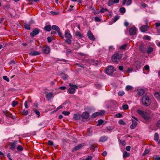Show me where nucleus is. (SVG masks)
<instances>
[{
	"label": "nucleus",
	"mask_w": 160,
	"mask_h": 160,
	"mask_svg": "<svg viewBox=\"0 0 160 160\" xmlns=\"http://www.w3.org/2000/svg\"><path fill=\"white\" fill-rule=\"evenodd\" d=\"M137 112L141 115L146 121L150 122L151 121L152 117L149 113L139 109L137 110Z\"/></svg>",
	"instance_id": "1"
},
{
	"label": "nucleus",
	"mask_w": 160,
	"mask_h": 160,
	"mask_svg": "<svg viewBox=\"0 0 160 160\" xmlns=\"http://www.w3.org/2000/svg\"><path fill=\"white\" fill-rule=\"evenodd\" d=\"M122 57V55L119 53H116L113 54L112 57V61L115 62H119Z\"/></svg>",
	"instance_id": "2"
},
{
	"label": "nucleus",
	"mask_w": 160,
	"mask_h": 160,
	"mask_svg": "<svg viewBox=\"0 0 160 160\" xmlns=\"http://www.w3.org/2000/svg\"><path fill=\"white\" fill-rule=\"evenodd\" d=\"M143 104L145 106H149L151 103L149 97L147 96H143L142 101Z\"/></svg>",
	"instance_id": "3"
},
{
	"label": "nucleus",
	"mask_w": 160,
	"mask_h": 160,
	"mask_svg": "<svg viewBox=\"0 0 160 160\" xmlns=\"http://www.w3.org/2000/svg\"><path fill=\"white\" fill-rule=\"evenodd\" d=\"M69 86L71 87L68 89V93L69 94H73L75 92V89H77L78 87L76 85L72 84L71 83H69Z\"/></svg>",
	"instance_id": "4"
},
{
	"label": "nucleus",
	"mask_w": 160,
	"mask_h": 160,
	"mask_svg": "<svg viewBox=\"0 0 160 160\" xmlns=\"http://www.w3.org/2000/svg\"><path fill=\"white\" fill-rule=\"evenodd\" d=\"M105 112V111L104 110H101L99 112H96L93 113L91 116V118H95L97 116L100 115H102Z\"/></svg>",
	"instance_id": "5"
},
{
	"label": "nucleus",
	"mask_w": 160,
	"mask_h": 160,
	"mask_svg": "<svg viewBox=\"0 0 160 160\" xmlns=\"http://www.w3.org/2000/svg\"><path fill=\"white\" fill-rule=\"evenodd\" d=\"M43 53L46 54H49L50 52V48L48 46H44L42 48Z\"/></svg>",
	"instance_id": "6"
},
{
	"label": "nucleus",
	"mask_w": 160,
	"mask_h": 160,
	"mask_svg": "<svg viewBox=\"0 0 160 160\" xmlns=\"http://www.w3.org/2000/svg\"><path fill=\"white\" fill-rule=\"evenodd\" d=\"M40 30L38 28H35L30 33V35L32 37H34L38 35L40 32Z\"/></svg>",
	"instance_id": "7"
},
{
	"label": "nucleus",
	"mask_w": 160,
	"mask_h": 160,
	"mask_svg": "<svg viewBox=\"0 0 160 160\" xmlns=\"http://www.w3.org/2000/svg\"><path fill=\"white\" fill-rule=\"evenodd\" d=\"M114 71L113 68L112 66H109L106 69V73L109 75H110L112 74Z\"/></svg>",
	"instance_id": "8"
},
{
	"label": "nucleus",
	"mask_w": 160,
	"mask_h": 160,
	"mask_svg": "<svg viewBox=\"0 0 160 160\" xmlns=\"http://www.w3.org/2000/svg\"><path fill=\"white\" fill-rule=\"evenodd\" d=\"M139 49L142 53H145L146 52L147 48L145 45L142 44L139 46Z\"/></svg>",
	"instance_id": "9"
},
{
	"label": "nucleus",
	"mask_w": 160,
	"mask_h": 160,
	"mask_svg": "<svg viewBox=\"0 0 160 160\" xmlns=\"http://www.w3.org/2000/svg\"><path fill=\"white\" fill-rule=\"evenodd\" d=\"M87 35L88 38L90 40L92 41L95 40V38L94 37L91 31H89L87 33Z\"/></svg>",
	"instance_id": "10"
},
{
	"label": "nucleus",
	"mask_w": 160,
	"mask_h": 160,
	"mask_svg": "<svg viewBox=\"0 0 160 160\" xmlns=\"http://www.w3.org/2000/svg\"><path fill=\"white\" fill-rule=\"evenodd\" d=\"M137 29L135 27H132L130 28L129 32L131 35H133L136 34Z\"/></svg>",
	"instance_id": "11"
},
{
	"label": "nucleus",
	"mask_w": 160,
	"mask_h": 160,
	"mask_svg": "<svg viewBox=\"0 0 160 160\" xmlns=\"http://www.w3.org/2000/svg\"><path fill=\"white\" fill-rule=\"evenodd\" d=\"M84 145V143H82L81 144H78L77 146H76L74 147V148L72 150V152H74L82 148Z\"/></svg>",
	"instance_id": "12"
},
{
	"label": "nucleus",
	"mask_w": 160,
	"mask_h": 160,
	"mask_svg": "<svg viewBox=\"0 0 160 160\" xmlns=\"http://www.w3.org/2000/svg\"><path fill=\"white\" fill-rule=\"evenodd\" d=\"M149 28L148 25H146L142 26L140 28V30L142 32H145L148 31Z\"/></svg>",
	"instance_id": "13"
},
{
	"label": "nucleus",
	"mask_w": 160,
	"mask_h": 160,
	"mask_svg": "<svg viewBox=\"0 0 160 160\" xmlns=\"http://www.w3.org/2000/svg\"><path fill=\"white\" fill-rule=\"evenodd\" d=\"M89 116V113L87 112H83L81 115V117L84 119H88Z\"/></svg>",
	"instance_id": "14"
},
{
	"label": "nucleus",
	"mask_w": 160,
	"mask_h": 160,
	"mask_svg": "<svg viewBox=\"0 0 160 160\" xmlns=\"http://www.w3.org/2000/svg\"><path fill=\"white\" fill-rule=\"evenodd\" d=\"M17 141L12 142H9V145L10 146V148L12 150L14 149L15 148V144L17 143Z\"/></svg>",
	"instance_id": "15"
},
{
	"label": "nucleus",
	"mask_w": 160,
	"mask_h": 160,
	"mask_svg": "<svg viewBox=\"0 0 160 160\" xmlns=\"http://www.w3.org/2000/svg\"><path fill=\"white\" fill-rule=\"evenodd\" d=\"M132 3V0H123L122 1V5H124L125 4L129 6Z\"/></svg>",
	"instance_id": "16"
},
{
	"label": "nucleus",
	"mask_w": 160,
	"mask_h": 160,
	"mask_svg": "<svg viewBox=\"0 0 160 160\" xmlns=\"http://www.w3.org/2000/svg\"><path fill=\"white\" fill-rule=\"evenodd\" d=\"M41 52L39 51H33L29 53L30 56H35L40 54Z\"/></svg>",
	"instance_id": "17"
},
{
	"label": "nucleus",
	"mask_w": 160,
	"mask_h": 160,
	"mask_svg": "<svg viewBox=\"0 0 160 160\" xmlns=\"http://www.w3.org/2000/svg\"><path fill=\"white\" fill-rule=\"evenodd\" d=\"M132 123L130 125V128L132 129H133L135 128L137 126V122L136 121H135L133 119H132Z\"/></svg>",
	"instance_id": "18"
},
{
	"label": "nucleus",
	"mask_w": 160,
	"mask_h": 160,
	"mask_svg": "<svg viewBox=\"0 0 160 160\" xmlns=\"http://www.w3.org/2000/svg\"><path fill=\"white\" fill-rule=\"evenodd\" d=\"M108 137L104 136L100 137L99 141L100 142H104L108 140Z\"/></svg>",
	"instance_id": "19"
},
{
	"label": "nucleus",
	"mask_w": 160,
	"mask_h": 160,
	"mask_svg": "<svg viewBox=\"0 0 160 160\" xmlns=\"http://www.w3.org/2000/svg\"><path fill=\"white\" fill-rule=\"evenodd\" d=\"M91 62H92L93 65L94 66H96L99 64L100 62L98 60L92 59L91 60Z\"/></svg>",
	"instance_id": "20"
},
{
	"label": "nucleus",
	"mask_w": 160,
	"mask_h": 160,
	"mask_svg": "<svg viewBox=\"0 0 160 160\" xmlns=\"http://www.w3.org/2000/svg\"><path fill=\"white\" fill-rule=\"evenodd\" d=\"M81 116L79 114H75L73 116V118L75 120H78L80 119Z\"/></svg>",
	"instance_id": "21"
},
{
	"label": "nucleus",
	"mask_w": 160,
	"mask_h": 160,
	"mask_svg": "<svg viewBox=\"0 0 160 160\" xmlns=\"http://www.w3.org/2000/svg\"><path fill=\"white\" fill-rule=\"evenodd\" d=\"M52 29V27L50 25H47L44 28L45 31L49 32Z\"/></svg>",
	"instance_id": "22"
},
{
	"label": "nucleus",
	"mask_w": 160,
	"mask_h": 160,
	"mask_svg": "<svg viewBox=\"0 0 160 160\" xmlns=\"http://www.w3.org/2000/svg\"><path fill=\"white\" fill-rule=\"evenodd\" d=\"M53 92H50L48 94H47L46 97L48 99H50L53 96Z\"/></svg>",
	"instance_id": "23"
},
{
	"label": "nucleus",
	"mask_w": 160,
	"mask_h": 160,
	"mask_svg": "<svg viewBox=\"0 0 160 160\" xmlns=\"http://www.w3.org/2000/svg\"><path fill=\"white\" fill-rule=\"evenodd\" d=\"M65 38H72V35L71 34L67 31H65Z\"/></svg>",
	"instance_id": "24"
},
{
	"label": "nucleus",
	"mask_w": 160,
	"mask_h": 160,
	"mask_svg": "<svg viewBox=\"0 0 160 160\" xmlns=\"http://www.w3.org/2000/svg\"><path fill=\"white\" fill-rule=\"evenodd\" d=\"M138 95L142 96L144 94L145 91L144 90L142 89H139L138 90Z\"/></svg>",
	"instance_id": "25"
},
{
	"label": "nucleus",
	"mask_w": 160,
	"mask_h": 160,
	"mask_svg": "<svg viewBox=\"0 0 160 160\" xmlns=\"http://www.w3.org/2000/svg\"><path fill=\"white\" fill-rule=\"evenodd\" d=\"M75 35L76 36H78L80 38H81L83 37V35L79 31H77Z\"/></svg>",
	"instance_id": "26"
},
{
	"label": "nucleus",
	"mask_w": 160,
	"mask_h": 160,
	"mask_svg": "<svg viewBox=\"0 0 160 160\" xmlns=\"http://www.w3.org/2000/svg\"><path fill=\"white\" fill-rule=\"evenodd\" d=\"M153 51V48L152 47H149L147 49L146 52L148 54H151Z\"/></svg>",
	"instance_id": "27"
},
{
	"label": "nucleus",
	"mask_w": 160,
	"mask_h": 160,
	"mask_svg": "<svg viewBox=\"0 0 160 160\" xmlns=\"http://www.w3.org/2000/svg\"><path fill=\"white\" fill-rule=\"evenodd\" d=\"M52 28L53 30L56 31L57 32L58 31H59L60 29L58 26L56 25H52Z\"/></svg>",
	"instance_id": "28"
},
{
	"label": "nucleus",
	"mask_w": 160,
	"mask_h": 160,
	"mask_svg": "<svg viewBox=\"0 0 160 160\" xmlns=\"http://www.w3.org/2000/svg\"><path fill=\"white\" fill-rule=\"evenodd\" d=\"M61 78L64 80L68 79V75L64 73H62L61 74Z\"/></svg>",
	"instance_id": "29"
},
{
	"label": "nucleus",
	"mask_w": 160,
	"mask_h": 160,
	"mask_svg": "<svg viewBox=\"0 0 160 160\" xmlns=\"http://www.w3.org/2000/svg\"><path fill=\"white\" fill-rule=\"evenodd\" d=\"M130 156V154L126 151H125L123 153V157L124 158L128 157Z\"/></svg>",
	"instance_id": "30"
},
{
	"label": "nucleus",
	"mask_w": 160,
	"mask_h": 160,
	"mask_svg": "<svg viewBox=\"0 0 160 160\" xmlns=\"http://www.w3.org/2000/svg\"><path fill=\"white\" fill-rule=\"evenodd\" d=\"M128 45V44H125L123 45H122L119 48V49L122 50H126V48Z\"/></svg>",
	"instance_id": "31"
},
{
	"label": "nucleus",
	"mask_w": 160,
	"mask_h": 160,
	"mask_svg": "<svg viewBox=\"0 0 160 160\" xmlns=\"http://www.w3.org/2000/svg\"><path fill=\"white\" fill-rule=\"evenodd\" d=\"M24 26L25 28V29L29 30L30 29V25L27 24L26 23H24Z\"/></svg>",
	"instance_id": "32"
},
{
	"label": "nucleus",
	"mask_w": 160,
	"mask_h": 160,
	"mask_svg": "<svg viewBox=\"0 0 160 160\" xmlns=\"http://www.w3.org/2000/svg\"><path fill=\"white\" fill-rule=\"evenodd\" d=\"M159 139V135L158 133L156 132L154 134V139L155 141H157Z\"/></svg>",
	"instance_id": "33"
},
{
	"label": "nucleus",
	"mask_w": 160,
	"mask_h": 160,
	"mask_svg": "<svg viewBox=\"0 0 160 160\" xmlns=\"http://www.w3.org/2000/svg\"><path fill=\"white\" fill-rule=\"evenodd\" d=\"M106 132H110L113 130V128L112 127L109 126L106 127Z\"/></svg>",
	"instance_id": "34"
},
{
	"label": "nucleus",
	"mask_w": 160,
	"mask_h": 160,
	"mask_svg": "<svg viewBox=\"0 0 160 160\" xmlns=\"http://www.w3.org/2000/svg\"><path fill=\"white\" fill-rule=\"evenodd\" d=\"M119 11L121 13L123 14L125 13L126 12V9L124 7L120 8L119 9Z\"/></svg>",
	"instance_id": "35"
},
{
	"label": "nucleus",
	"mask_w": 160,
	"mask_h": 160,
	"mask_svg": "<svg viewBox=\"0 0 160 160\" xmlns=\"http://www.w3.org/2000/svg\"><path fill=\"white\" fill-rule=\"evenodd\" d=\"M18 102L15 101H13L12 102V105L13 107H14L16 105H18Z\"/></svg>",
	"instance_id": "36"
},
{
	"label": "nucleus",
	"mask_w": 160,
	"mask_h": 160,
	"mask_svg": "<svg viewBox=\"0 0 160 160\" xmlns=\"http://www.w3.org/2000/svg\"><path fill=\"white\" fill-rule=\"evenodd\" d=\"M98 124H97V126H99L102 124L104 122L103 121L102 119H99L98 120Z\"/></svg>",
	"instance_id": "37"
},
{
	"label": "nucleus",
	"mask_w": 160,
	"mask_h": 160,
	"mask_svg": "<svg viewBox=\"0 0 160 160\" xmlns=\"http://www.w3.org/2000/svg\"><path fill=\"white\" fill-rule=\"evenodd\" d=\"M132 87L130 85L127 86L126 87V89L127 91L132 90Z\"/></svg>",
	"instance_id": "38"
},
{
	"label": "nucleus",
	"mask_w": 160,
	"mask_h": 160,
	"mask_svg": "<svg viewBox=\"0 0 160 160\" xmlns=\"http://www.w3.org/2000/svg\"><path fill=\"white\" fill-rule=\"evenodd\" d=\"M17 149L18 150L22 151H23V148L21 145H18L17 147Z\"/></svg>",
	"instance_id": "39"
},
{
	"label": "nucleus",
	"mask_w": 160,
	"mask_h": 160,
	"mask_svg": "<svg viewBox=\"0 0 160 160\" xmlns=\"http://www.w3.org/2000/svg\"><path fill=\"white\" fill-rule=\"evenodd\" d=\"M114 49V48L113 46H111L109 48V50L110 52H112Z\"/></svg>",
	"instance_id": "40"
},
{
	"label": "nucleus",
	"mask_w": 160,
	"mask_h": 160,
	"mask_svg": "<svg viewBox=\"0 0 160 160\" xmlns=\"http://www.w3.org/2000/svg\"><path fill=\"white\" fill-rule=\"evenodd\" d=\"M65 42L67 43L68 44H70L71 43L72 41L71 39H70V38H67L65 41Z\"/></svg>",
	"instance_id": "41"
},
{
	"label": "nucleus",
	"mask_w": 160,
	"mask_h": 160,
	"mask_svg": "<svg viewBox=\"0 0 160 160\" xmlns=\"http://www.w3.org/2000/svg\"><path fill=\"white\" fill-rule=\"evenodd\" d=\"M57 32L58 33L59 36L60 37H61L62 38H63L64 37H63V34H62V33L61 32H60V30H59V31H58Z\"/></svg>",
	"instance_id": "42"
},
{
	"label": "nucleus",
	"mask_w": 160,
	"mask_h": 160,
	"mask_svg": "<svg viewBox=\"0 0 160 160\" xmlns=\"http://www.w3.org/2000/svg\"><path fill=\"white\" fill-rule=\"evenodd\" d=\"M119 16H118V15H116L114 18L113 19V22H116V21H117L119 18Z\"/></svg>",
	"instance_id": "43"
},
{
	"label": "nucleus",
	"mask_w": 160,
	"mask_h": 160,
	"mask_svg": "<svg viewBox=\"0 0 160 160\" xmlns=\"http://www.w3.org/2000/svg\"><path fill=\"white\" fill-rule=\"evenodd\" d=\"M122 108L124 110H127L128 109V107L127 104H125L122 106Z\"/></svg>",
	"instance_id": "44"
},
{
	"label": "nucleus",
	"mask_w": 160,
	"mask_h": 160,
	"mask_svg": "<svg viewBox=\"0 0 160 160\" xmlns=\"http://www.w3.org/2000/svg\"><path fill=\"white\" fill-rule=\"evenodd\" d=\"M70 113V112L68 111H63L62 114L64 115L67 116L69 115Z\"/></svg>",
	"instance_id": "45"
},
{
	"label": "nucleus",
	"mask_w": 160,
	"mask_h": 160,
	"mask_svg": "<svg viewBox=\"0 0 160 160\" xmlns=\"http://www.w3.org/2000/svg\"><path fill=\"white\" fill-rule=\"evenodd\" d=\"M149 151L148 149H146L145 150L144 152L143 153V154H142L143 156H145L148 153H149Z\"/></svg>",
	"instance_id": "46"
},
{
	"label": "nucleus",
	"mask_w": 160,
	"mask_h": 160,
	"mask_svg": "<svg viewBox=\"0 0 160 160\" xmlns=\"http://www.w3.org/2000/svg\"><path fill=\"white\" fill-rule=\"evenodd\" d=\"M52 37H48L47 38L48 41V43H50L52 40Z\"/></svg>",
	"instance_id": "47"
},
{
	"label": "nucleus",
	"mask_w": 160,
	"mask_h": 160,
	"mask_svg": "<svg viewBox=\"0 0 160 160\" xmlns=\"http://www.w3.org/2000/svg\"><path fill=\"white\" fill-rule=\"evenodd\" d=\"M94 20L96 22H100L101 20V19L99 18L98 17H95Z\"/></svg>",
	"instance_id": "48"
},
{
	"label": "nucleus",
	"mask_w": 160,
	"mask_h": 160,
	"mask_svg": "<svg viewBox=\"0 0 160 160\" xmlns=\"http://www.w3.org/2000/svg\"><path fill=\"white\" fill-rule=\"evenodd\" d=\"M119 142L121 143L122 145L125 146L126 145V142L124 140H119Z\"/></svg>",
	"instance_id": "49"
},
{
	"label": "nucleus",
	"mask_w": 160,
	"mask_h": 160,
	"mask_svg": "<svg viewBox=\"0 0 160 160\" xmlns=\"http://www.w3.org/2000/svg\"><path fill=\"white\" fill-rule=\"evenodd\" d=\"M48 144L49 146H52L53 145V142L52 141L49 140L48 142Z\"/></svg>",
	"instance_id": "50"
},
{
	"label": "nucleus",
	"mask_w": 160,
	"mask_h": 160,
	"mask_svg": "<svg viewBox=\"0 0 160 160\" xmlns=\"http://www.w3.org/2000/svg\"><path fill=\"white\" fill-rule=\"evenodd\" d=\"M22 113L24 115H26L28 113V111H26L25 110H22Z\"/></svg>",
	"instance_id": "51"
},
{
	"label": "nucleus",
	"mask_w": 160,
	"mask_h": 160,
	"mask_svg": "<svg viewBox=\"0 0 160 160\" xmlns=\"http://www.w3.org/2000/svg\"><path fill=\"white\" fill-rule=\"evenodd\" d=\"M34 112L36 114L38 115V117H39L40 115V112L37 110H35L34 111Z\"/></svg>",
	"instance_id": "52"
},
{
	"label": "nucleus",
	"mask_w": 160,
	"mask_h": 160,
	"mask_svg": "<svg viewBox=\"0 0 160 160\" xmlns=\"http://www.w3.org/2000/svg\"><path fill=\"white\" fill-rule=\"evenodd\" d=\"M3 78L8 82H9V79L7 76H4L3 77Z\"/></svg>",
	"instance_id": "53"
},
{
	"label": "nucleus",
	"mask_w": 160,
	"mask_h": 160,
	"mask_svg": "<svg viewBox=\"0 0 160 160\" xmlns=\"http://www.w3.org/2000/svg\"><path fill=\"white\" fill-rule=\"evenodd\" d=\"M115 116L117 118H120L122 117V114L120 113L116 114L115 115Z\"/></svg>",
	"instance_id": "54"
},
{
	"label": "nucleus",
	"mask_w": 160,
	"mask_h": 160,
	"mask_svg": "<svg viewBox=\"0 0 160 160\" xmlns=\"http://www.w3.org/2000/svg\"><path fill=\"white\" fill-rule=\"evenodd\" d=\"M124 94V92L123 91H119L118 92V95L119 96H122Z\"/></svg>",
	"instance_id": "55"
},
{
	"label": "nucleus",
	"mask_w": 160,
	"mask_h": 160,
	"mask_svg": "<svg viewBox=\"0 0 160 160\" xmlns=\"http://www.w3.org/2000/svg\"><path fill=\"white\" fill-rule=\"evenodd\" d=\"M156 126L158 128H160V120L157 122Z\"/></svg>",
	"instance_id": "56"
},
{
	"label": "nucleus",
	"mask_w": 160,
	"mask_h": 160,
	"mask_svg": "<svg viewBox=\"0 0 160 160\" xmlns=\"http://www.w3.org/2000/svg\"><path fill=\"white\" fill-rule=\"evenodd\" d=\"M108 10L107 8H102L100 12L102 13H103L106 11H108Z\"/></svg>",
	"instance_id": "57"
},
{
	"label": "nucleus",
	"mask_w": 160,
	"mask_h": 160,
	"mask_svg": "<svg viewBox=\"0 0 160 160\" xmlns=\"http://www.w3.org/2000/svg\"><path fill=\"white\" fill-rule=\"evenodd\" d=\"M133 70V69L132 68H128V70L126 71V72H127V73L131 72H132Z\"/></svg>",
	"instance_id": "58"
},
{
	"label": "nucleus",
	"mask_w": 160,
	"mask_h": 160,
	"mask_svg": "<svg viewBox=\"0 0 160 160\" xmlns=\"http://www.w3.org/2000/svg\"><path fill=\"white\" fill-rule=\"evenodd\" d=\"M113 3H114L113 2L112 0H109L108 2V5L110 6Z\"/></svg>",
	"instance_id": "59"
},
{
	"label": "nucleus",
	"mask_w": 160,
	"mask_h": 160,
	"mask_svg": "<svg viewBox=\"0 0 160 160\" xmlns=\"http://www.w3.org/2000/svg\"><path fill=\"white\" fill-rule=\"evenodd\" d=\"M119 123L121 125H124L125 124V123L122 120H120L119 121Z\"/></svg>",
	"instance_id": "60"
},
{
	"label": "nucleus",
	"mask_w": 160,
	"mask_h": 160,
	"mask_svg": "<svg viewBox=\"0 0 160 160\" xmlns=\"http://www.w3.org/2000/svg\"><path fill=\"white\" fill-rule=\"evenodd\" d=\"M92 157L91 156H89L88 157V158H87L86 159H83L82 160H92Z\"/></svg>",
	"instance_id": "61"
},
{
	"label": "nucleus",
	"mask_w": 160,
	"mask_h": 160,
	"mask_svg": "<svg viewBox=\"0 0 160 160\" xmlns=\"http://www.w3.org/2000/svg\"><path fill=\"white\" fill-rule=\"evenodd\" d=\"M159 94L157 92L155 93L154 96L156 98H159Z\"/></svg>",
	"instance_id": "62"
},
{
	"label": "nucleus",
	"mask_w": 160,
	"mask_h": 160,
	"mask_svg": "<svg viewBox=\"0 0 160 160\" xmlns=\"http://www.w3.org/2000/svg\"><path fill=\"white\" fill-rule=\"evenodd\" d=\"M146 40H150L151 39V37L147 35L145 36H144Z\"/></svg>",
	"instance_id": "63"
},
{
	"label": "nucleus",
	"mask_w": 160,
	"mask_h": 160,
	"mask_svg": "<svg viewBox=\"0 0 160 160\" xmlns=\"http://www.w3.org/2000/svg\"><path fill=\"white\" fill-rule=\"evenodd\" d=\"M154 158V160H160V157H158V156H156Z\"/></svg>",
	"instance_id": "64"
}]
</instances>
